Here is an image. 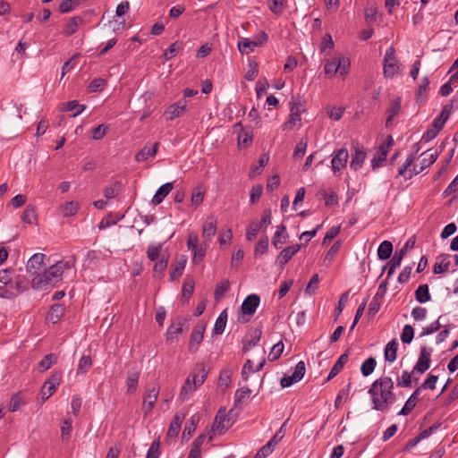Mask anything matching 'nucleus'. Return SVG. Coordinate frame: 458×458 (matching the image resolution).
Instances as JSON below:
<instances>
[{
    "label": "nucleus",
    "instance_id": "obj_1",
    "mask_svg": "<svg viewBox=\"0 0 458 458\" xmlns=\"http://www.w3.org/2000/svg\"><path fill=\"white\" fill-rule=\"evenodd\" d=\"M368 393L371 397L372 408L376 411H386L396 399L394 382L389 377H381L375 380Z\"/></svg>",
    "mask_w": 458,
    "mask_h": 458
},
{
    "label": "nucleus",
    "instance_id": "obj_2",
    "mask_svg": "<svg viewBox=\"0 0 458 458\" xmlns=\"http://www.w3.org/2000/svg\"><path fill=\"white\" fill-rule=\"evenodd\" d=\"M71 268L68 261L60 260L50 266L46 271L35 275L31 279V287L37 291H46L62 281L64 271Z\"/></svg>",
    "mask_w": 458,
    "mask_h": 458
},
{
    "label": "nucleus",
    "instance_id": "obj_3",
    "mask_svg": "<svg viewBox=\"0 0 458 458\" xmlns=\"http://www.w3.org/2000/svg\"><path fill=\"white\" fill-rule=\"evenodd\" d=\"M350 60L345 56H339L333 59H327L324 66V72L328 77L335 76L338 72L342 77L349 73Z\"/></svg>",
    "mask_w": 458,
    "mask_h": 458
},
{
    "label": "nucleus",
    "instance_id": "obj_4",
    "mask_svg": "<svg viewBox=\"0 0 458 458\" xmlns=\"http://www.w3.org/2000/svg\"><path fill=\"white\" fill-rule=\"evenodd\" d=\"M187 248L192 253V262L197 264L203 260L206 255V245L199 244V236L195 233L188 234Z\"/></svg>",
    "mask_w": 458,
    "mask_h": 458
},
{
    "label": "nucleus",
    "instance_id": "obj_5",
    "mask_svg": "<svg viewBox=\"0 0 458 458\" xmlns=\"http://www.w3.org/2000/svg\"><path fill=\"white\" fill-rule=\"evenodd\" d=\"M414 158L415 157H414L413 154H410L408 156L405 163L399 168L397 176H403L406 179L411 178L413 174H418L421 173L425 168L429 166V162L428 161V159L426 157H423L420 162L419 170H416L417 164H415L413 165L412 170L408 169L414 162Z\"/></svg>",
    "mask_w": 458,
    "mask_h": 458
},
{
    "label": "nucleus",
    "instance_id": "obj_6",
    "mask_svg": "<svg viewBox=\"0 0 458 458\" xmlns=\"http://www.w3.org/2000/svg\"><path fill=\"white\" fill-rule=\"evenodd\" d=\"M399 71V62L395 57V50L393 47H390L386 49L384 58V75L387 78H393Z\"/></svg>",
    "mask_w": 458,
    "mask_h": 458
},
{
    "label": "nucleus",
    "instance_id": "obj_7",
    "mask_svg": "<svg viewBox=\"0 0 458 458\" xmlns=\"http://www.w3.org/2000/svg\"><path fill=\"white\" fill-rule=\"evenodd\" d=\"M267 38L268 37L264 31L258 35L254 40L242 38L238 42V49L242 54H248L252 52L256 47L264 45L267 41Z\"/></svg>",
    "mask_w": 458,
    "mask_h": 458
},
{
    "label": "nucleus",
    "instance_id": "obj_8",
    "mask_svg": "<svg viewBox=\"0 0 458 458\" xmlns=\"http://www.w3.org/2000/svg\"><path fill=\"white\" fill-rule=\"evenodd\" d=\"M331 168L335 174L346 167L349 151L345 147L336 149L332 154Z\"/></svg>",
    "mask_w": 458,
    "mask_h": 458
},
{
    "label": "nucleus",
    "instance_id": "obj_9",
    "mask_svg": "<svg viewBox=\"0 0 458 458\" xmlns=\"http://www.w3.org/2000/svg\"><path fill=\"white\" fill-rule=\"evenodd\" d=\"M62 380V372L55 371L52 373L49 379H47L44 386L41 387L40 394L42 402L47 401L55 391L56 386L60 385Z\"/></svg>",
    "mask_w": 458,
    "mask_h": 458
},
{
    "label": "nucleus",
    "instance_id": "obj_10",
    "mask_svg": "<svg viewBox=\"0 0 458 458\" xmlns=\"http://www.w3.org/2000/svg\"><path fill=\"white\" fill-rule=\"evenodd\" d=\"M429 368V352L427 347H423L420 352L419 360L410 375L412 376V381H418L422 375Z\"/></svg>",
    "mask_w": 458,
    "mask_h": 458
},
{
    "label": "nucleus",
    "instance_id": "obj_11",
    "mask_svg": "<svg viewBox=\"0 0 458 458\" xmlns=\"http://www.w3.org/2000/svg\"><path fill=\"white\" fill-rule=\"evenodd\" d=\"M452 110V104H446L443 106L439 115L434 119L431 124V139L436 137L437 134L443 129L444 125L450 117Z\"/></svg>",
    "mask_w": 458,
    "mask_h": 458
},
{
    "label": "nucleus",
    "instance_id": "obj_12",
    "mask_svg": "<svg viewBox=\"0 0 458 458\" xmlns=\"http://www.w3.org/2000/svg\"><path fill=\"white\" fill-rule=\"evenodd\" d=\"M159 394V387L153 386L151 387H148L145 391V394L143 395V402H142V411L145 414V416L148 415L157 400Z\"/></svg>",
    "mask_w": 458,
    "mask_h": 458
},
{
    "label": "nucleus",
    "instance_id": "obj_13",
    "mask_svg": "<svg viewBox=\"0 0 458 458\" xmlns=\"http://www.w3.org/2000/svg\"><path fill=\"white\" fill-rule=\"evenodd\" d=\"M306 372L304 361L301 360L296 364L295 369L291 376H284L280 381L283 388L291 386L293 383L301 381Z\"/></svg>",
    "mask_w": 458,
    "mask_h": 458
},
{
    "label": "nucleus",
    "instance_id": "obj_14",
    "mask_svg": "<svg viewBox=\"0 0 458 458\" xmlns=\"http://www.w3.org/2000/svg\"><path fill=\"white\" fill-rule=\"evenodd\" d=\"M386 289H387V281L384 280L378 285L377 291L369 305L368 314L370 317H374L378 312V310L381 307V304H382L383 297L386 292Z\"/></svg>",
    "mask_w": 458,
    "mask_h": 458
},
{
    "label": "nucleus",
    "instance_id": "obj_15",
    "mask_svg": "<svg viewBox=\"0 0 458 458\" xmlns=\"http://www.w3.org/2000/svg\"><path fill=\"white\" fill-rule=\"evenodd\" d=\"M429 388V374L426 377L423 383L420 386H419L414 393L409 397L406 401L404 406L398 412V415H408L416 406L417 403V395L420 392L421 389Z\"/></svg>",
    "mask_w": 458,
    "mask_h": 458
},
{
    "label": "nucleus",
    "instance_id": "obj_16",
    "mask_svg": "<svg viewBox=\"0 0 458 458\" xmlns=\"http://www.w3.org/2000/svg\"><path fill=\"white\" fill-rule=\"evenodd\" d=\"M232 425L233 423L231 421V418L229 414L225 412V409H219L214 420L213 429L219 431L220 434H223Z\"/></svg>",
    "mask_w": 458,
    "mask_h": 458
},
{
    "label": "nucleus",
    "instance_id": "obj_17",
    "mask_svg": "<svg viewBox=\"0 0 458 458\" xmlns=\"http://www.w3.org/2000/svg\"><path fill=\"white\" fill-rule=\"evenodd\" d=\"M301 244H294L284 248L276 259V263L284 267L292 258L301 250Z\"/></svg>",
    "mask_w": 458,
    "mask_h": 458
},
{
    "label": "nucleus",
    "instance_id": "obj_18",
    "mask_svg": "<svg viewBox=\"0 0 458 458\" xmlns=\"http://www.w3.org/2000/svg\"><path fill=\"white\" fill-rule=\"evenodd\" d=\"M47 256L43 253H35L28 260L26 264V270L33 276L39 274L38 271L42 268Z\"/></svg>",
    "mask_w": 458,
    "mask_h": 458
},
{
    "label": "nucleus",
    "instance_id": "obj_19",
    "mask_svg": "<svg viewBox=\"0 0 458 458\" xmlns=\"http://www.w3.org/2000/svg\"><path fill=\"white\" fill-rule=\"evenodd\" d=\"M204 332H205V326L204 325H197L194 327L191 338L189 343V351L191 352H196L199 345L201 344L203 337H204Z\"/></svg>",
    "mask_w": 458,
    "mask_h": 458
},
{
    "label": "nucleus",
    "instance_id": "obj_20",
    "mask_svg": "<svg viewBox=\"0 0 458 458\" xmlns=\"http://www.w3.org/2000/svg\"><path fill=\"white\" fill-rule=\"evenodd\" d=\"M187 107V101L183 98L178 102L171 105L165 112L166 120L172 121L177 117L182 116Z\"/></svg>",
    "mask_w": 458,
    "mask_h": 458
},
{
    "label": "nucleus",
    "instance_id": "obj_21",
    "mask_svg": "<svg viewBox=\"0 0 458 458\" xmlns=\"http://www.w3.org/2000/svg\"><path fill=\"white\" fill-rule=\"evenodd\" d=\"M259 303L260 298L259 295L255 293L248 295L244 299L241 307L242 314L252 316L256 312V310L259 307Z\"/></svg>",
    "mask_w": 458,
    "mask_h": 458
},
{
    "label": "nucleus",
    "instance_id": "obj_22",
    "mask_svg": "<svg viewBox=\"0 0 458 458\" xmlns=\"http://www.w3.org/2000/svg\"><path fill=\"white\" fill-rule=\"evenodd\" d=\"M185 417H186L185 411H179V412L175 413V415L173 418L172 422L170 423L168 430H167L168 437L172 438V437H175L178 436L181 427H182V423L184 420Z\"/></svg>",
    "mask_w": 458,
    "mask_h": 458
},
{
    "label": "nucleus",
    "instance_id": "obj_23",
    "mask_svg": "<svg viewBox=\"0 0 458 458\" xmlns=\"http://www.w3.org/2000/svg\"><path fill=\"white\" fill-rule=\"evenodd\" d=\"M216 225L217 220L215 216H210L206 219L202 227V237L205 241H211L212 237L216 234Z\"/></svg>",
    "mask_w": 458,
    "mask_h": 458
},
{
    "label": "nucleus",
    "instance_id": "obj_24",
    "mask_svg": "<svg viewBox=\"0 0 458 458\" xmlns=\"http://www.w3.org/2000/svg\"><path fill=\"white\" fill-rule=\"evenodd\" d=\"M354 152L352 155V159L350 163V167L353 171L359 170L366 158V152L359 147L358 144L353 147Z\"/></svg>",
    "mask_w": 458,
    "mask_h": 458
},
{
    "label": "nucleus",
    "instance_id": "obj_25",
    "mask_svg": "<svg viewBox=\"0 0 458 458\" xmlns=\"http://www.w3.org/2000/svg\"><path fill=\"white\" fill-rule=\"evenodd\" d=\"M451 258L449 254H441L436 258L433 272L435 274H442L448 271L451 266Z\"/></svg>",
    "mask_w": 458,
    "mask_h": 458
},
{
    "label": "nucleus",
    "instance_id": "obj_26",
    "mask_svg": "<svg viewBox=\"0 0 458 458\" xmlns=\"http://www.w3.org/2000/svg\"><path fill=\"white\" fill-rule=\"evenodd\" d=\"M159 142H155L151 147L145 146L136 155L137 162L146 161L148 157H154L158 150Z\"/></svg>",
    "mask_w": 458,
    "mask_h": 458
},
{
    "label": "nucleus",
    "instance_id": "obj_27",
    "mask_svg": "<svg viewBox=\"0 0 458 458\" xmlns=\"http://www.w3.org/2000/svg\"><path fill=\"white\" fill-rule=\"evenodd\" d=\"M261 335L262 331L260 329H255L250 335H246L242 341V351L248 352L250 348L256 346L260 341Z\"/></svg>",
    "mask_w": 458,
    "mask_h": 458
},
{
    "label": "nucleus",
    "instance_id": "obj_28",
    "mask_svg": "<svg viewBox=\"0 0 458 458\" xmlns=\"http://www.w3.org/2000/svg\"><path fill=\"white\" fill-rule=\"evenodd\" d=\"M173 188V182H166L161 185L153 196L151 203L155 206L160 204L164 199L171 192Z\"/></svg>",
    "mask_w": 458,
    "mask_h": 458
},
{
    "label": "nucleus",
    "instance_id": "obj_29",
    "mask_svg": "<svg viewBox=\"0 0 458 458\" xmlns=\"http://www.w3.org/2000/svg\"><path fill=\"white\" fill-rule=\"evenodd\" d=\"M195 390H196V386L192 383V381L191 379V376H189L186 378V380L180 391L179 399L181 400V402H185L188 399H190V397L192 395V394L194 393Z\"/></svg>",
    "mask_w": 458,
    "mask_h": 458
},
{
    "label": "nucleus",
    "instance_id": "obj_30",
    "mask_svg": "<svg viewBox=\"0 0 458 458\" xmlns=\"http://www.w3.org/2000/svg\"><path fill=\"white\" fill-rule=\"evenodd\" d=\"M348 360H349V356H348L347 353L342 354L338 358V360L335 361V363L334 364L333 368L331 369V370H330V372H329V374L327 376V381L331 380L336 375H338V373L343 369L344 365L347 363Z\"/></svg>",
    "mask_w": 458,
    "mask_h": 458
},
{
    "label": "nucleus",
    "instance_id": "obj_31",
    "mask_svg": "<svg viewBox=\"0 0 458 458\" xmlns=\"http://www.w3.org/2000/svg\"><path fill=\"white\" fill-rule=\"evenodd\" d=\"M64 307L61 304H54L49 312L47 313V318L53 324H56L64 314Z\"/></svg>",
    "mask_w": 458,
    "mask_h": 458
},
{
    "label": "nucleus",
    "instance_id": "obj_32",
    "mask_svg": "<svg viewBox=\"0 0 458 458\" xmlns=\"http://www.w3.org/2000/svg\"><path fill=\"white\" fill-rule=\"evenodd\" d=\"M82 22H83V20L81 16L72 17L64 27V35L68 37V36L74 34L77 31L79 26Z\"/></svg>",
    "mask_w": 458,
    "mask_h": 458
},
{
    "label": "nucleus",
    "instance_id": "obj_33",
    "mask_svg": "<svg viewBox=\"0 0 458 458\" xmlns=\"http://www.w3.org/2000/svg\"><path fill=\"white\" fill-rule=\"evenodd\" d=\"M398 343L396 340L390 341L385 348L384 357L385 360L393 362L396 360L397 356Z\"/></svg>",
    "mask_w": 458,
    "mask_h": 458
},
{
    "label": "nucleus",
    "instance_id": "obj_34",
    "mask_svg": "<svg viewBox=\"0 0 458 458\" xmlns=\"http://www.w3.org/2000/svg\"><path fill=\"white\" fill-rule=\"evenodd\" d=\"M400 110H401V98H395L393 100L391 106L387 110L388 117L386 118V127L390 126L392 120L399 114Z\"/></svg>",
    "mask_w": 458,
    "mask_h": 458
},
{
    "label": "nucleus",
    "instance_id": "obj_35",
    "mask_svg": "<svg viewBox=\"0 0 458 458\" xmlns=\"http://www.w3.org/2000/svg\"><path fill=\"white\" fill-rule=\"evenodd\" d=\"M123 216H120L118 214L109 213L106 217H104L98 225V228L100 230L106 229L117 224L120 220H122Z\"/></svg>",
    "mask_w": 458,
    "mask_h": 458
},
{
    "label": "nucleus",
    "instance_id": "obj_36",
    "mask_svg": "<svg viewBox=\"0 0 458 458\" xmlns=\"http://www.w3.org/2000/svg\"><path fill=\"white\" fill-rule=\"evenodd\" d=\"M393 251V244L389 241H384L377 249V257L379 259L386 260L390 258Z\"/></svg>",
    "mask_w": 458,
    "mask_h": 458
},
{
    "label": "nucleus",
    "instance_id": "obj_37",
    "mask_svg": "<svg viewBox=\"0 0 458 458\" xmlns=\"http://www.w3.org/2000/svg\"><path fill=\"white\" fill-rule=\"evenodd\" d=\"M227 321V310H224L218 316L214 326V334L222 335Z\"/></svg>",
    "mask_w": 458,
    "mask_h": 458
},
{
    "label": "nucleus",
    "instance_id": "obj_38",
    "mask_svg": "<svg viewBox=\"0 0 458 458\" xmlns=\"http://www.w3.org/2000/svg\"><path fill=\"white\" fill-rule=\"evenodd\" d=\"M79 206L75 201H68L60 207L61 214L64 217L74 216L78 211Z\"/></svg>",
    "mask_w": 458,
    "mask_h": 458
},
{
    "label": "nucleus",
    "instance_id": "obj_39",
    "mask_svg": "<svg viewBox=\"0 0 458 458\" xmlns=\"http://www.w3.org/2000/svg\"><path fill=\"white\" fill-rule=\"evenodd\" d=\"M121 188H122V182L119 181H116L114 183L107 185L104 189V191H103L104 196L106 199H114L119 194Z\"/></svg>",
    "mask_w": 458,
    "mask_h": 458
},
{
    "label": "nucleus",
    "instance_id": "obj_40",
    "mask_svg": "<svg viewBox=\"0 0 458 458\" xmlns=\"http://www.w3.org/2000/svg\"><path fill=\"white\" fill-rule=\"evenodd\" d=\"M376 365L377 361L375 358L369 357L367 360H365L360 366V372L362 376L368 377L370 374H372L376 368Z\"/></svg>",
    "mask_w": 458,
    "mask_h": 458
},
{
    "label": "nucleus",
    "instance_id": "obj_41",
    "mask_svg": "<svg viewBox=\"0 0 458 458\" xmlns=\"http://www.w3.org/2000/svg\"><path fill=\"white\" fill-rule=\"evenodd\" d=\"M199 420V418L197 414L192 415L190 420L186 422L184 429H183V437H191L192 433L195 431L197 428V424Z\"/></svg>",
    "mask_w": 458,
    "mask_h": 458
},
{
    "label": "nucleus",
    "instance_id": "obj_42",
    "mask_svg": "<svg viewBox=\"0 0 458 458\" xmlns=\"http://www.w3.org/2000/svg\"><path fill=\"white\" fill-rule=\"evenodd\" d=\"M416 300L420 302H426L429 301V289L427 284H420L415 292Z\"/></svg>",
    "mask_w": 458,
    "mask_h": 458
},
{
    "label": "nucleus",
    "instance_id": "obj_43",
    "mask_svg": "<svg viewBox=\"0 0 458 458\" xmlns=\"http://www.w3.org/2000/svg\"><path fill=\"white\" fill-rule=\"evenodd\" d=\"M92 360L89 355H83L78 364L77 373L78 374H85L89 369L92 367Z\"/></svg>",
    "mask_w": 458,
    "mask_h": 458
},
{
    "label": "nucleus",
    "instance_id": "obj_44",
    "mask_svg": "<svg viewBox=\"0 0 458 458\" xmlns=\"http://www.w3.org/2000/svg\"><path fill=\"white\" fill-rule=\"evenodd\" d=\"M162 247L163 245L161 243L157 245H148L147 248V257L151 260H157L158 258L160 259L162 253Z\"/></svg>",
    "mask_w": 458,
    "mask_h": 458
},
{
    "label": "nucleus",
    "instance_id": "obj_45",
    "mask_svg": "<svg viewBox=\"0 0 458 458\" xmlns=\"http://www.w3.org/2000/svg\"><path fill=\"white\" fill-rule=\"evenodd\" d=\"M230 290V283L228 280H225L219 284H216L215 292H214V298L216 301H219L222 299L224 294L227 293Z\"/></svg>",
    "mask_w": 458,
    "mask_h": 458
},
{
    "label": "nucleus",
    "instance_id": "obj_46",
    "mask_svg": "<svg viewBox=\"0 0 458 458\" xmlns=\"http://www.w3.org/2000/svg\"><path fill=\"white\" fill-rule=\"evenodd\" d=\"M186 261L187 259L185 256H182L181 259L178 260L173 271L170 272L171 280H174L182 275L186 265Z\"/></svg>",
    "mask_w": 458,
    "mask_h": 458
},
{
    "label": "nucleus",
    "instance_id": "obj_47",
    "mask_svg": "<svg viewBox=\"0 0 458 458\" xmlns=\"http://www.w3.org/2000/svg\"><path fill=\"white\" fill-rule=\"evenodd\" d=\"M307 146H308V139L307 138L301 139L295 146L294 152H293V158H295V159L301 158L306 153Z\"/></svg>",
    "mask_w": 458,
    "mask_h": 458
},
{
    "label": "nucleus",
    "instance_id": "obj_48",
    "mask_svg": "<svg viewBox=\"0 0 458 458\" xmlns=\"http://www.w3.org/2000/svg\"><path fill=\"white\" fill-rule=\"evenodd\" d=\"M160 445V438H156L150 445L146 458H159L161 454Z\"/></svg>",
    "mask_w": 458,
    "mask_h": 458
},
{
    "label": "nucleus",
    "instance_id": "obj_49",
    "mask_svg": "<svg viewBox=\"0 0 458 458\" xmlns=\"http://www.w3.org/2000/svg\"><path fill=\"white\" fill-rule=\"evenodd\" d=\"M250 393L251 391L248 386H243L238 389L234 394V403L240 404L242 402L246 401L250 397Z\"/></svg>",
    "mask_w": 458,
    "mask_h": 458
},
{
    "label": "nucleus",
    "instance_id": "obj_50",
    "mask_svg": "<svg viewBox=\"0 0 458 458\" xmlns=\"http://www.w3.org/2000/svg\"><path fill=\"white\" fill-rule=\"evenodd\" d=\"M72 420L71 418L64 419L61 426V437L63 440H68L72 430Z\"/></svg>",
    "mask_w": 458,
    "mask_h": 458
},
{
    "label": "nucleus",
    "instance_id": "obj_51",
    "mask_svg": "<svg viewBox=\"0 0 458 458\" xmlns=\"http://www.w3.org/2000/svg\"><path fill=\"white\" fill-rule=\"evenodd\" d=\"M140 373L138 371H129L127 373V387L128 391L135 390L139 382Z\"/></svg>",
    "mask_w": 458,
    "mask_h": 458
},
{
    "label": "nucleus",
    "instance_id": "obj_52",
    "mask_svg": "<svg viewBox=\"0 0 458 458\" xmlns=\"http://www.w3.org/2000/svg\"><path fill=\"white\" fill-rule=\"evenodd\" d=\"M268 161L269 156L267 154H263L259 159V165L251 168L250 177L259 174L262 171V168L268 163Z\"/></svg>",
    "mask_w": 458,
    "mask_h": 458
},
{
    "label": "nucleus",
    "instance_id": "obj_53",
    "mask_svg": "<svg viewBox=\"0 0 458 458\" xmlns=\"http://www.w3.org/2000/svg\"><path fill=\"white\" fill-rule=\"evenodd\" d=\"M11 288H14L19 293L24 292L28 288L26 278L23 276H17L13 281Z\"/></svg>",
    "mask_w": 458,
    "mask_h": 458
},
{
    "label": "nucleus",
    "instance_id": "obj_54",
    "mask_svg": "<svg viewBox=\"0 0 458 458\" xmlns=\"http://www.w3.org/2000/svg\"><path fill=\"white\" fill-rule=\"evenodd\" d=\"M81 3V0H62L59 10L61 13H65L72 11Z\"/></svg>",
    "mask_w": 458,
    "mask_h": 458
},
{
    "label": "nucleus",
    "instance_id": "obj_55",
    "mask_svg": "<svg viewBox=\"0 0 458 458\" xmlns=\"http://www.w3.org/2000/svg\"><path fill=\"white\" fill-rule=\"evenodd\" d=\"M183 321L179 319L176 323L172 324L167 329V339H172L174 336L182 332Z\"/></svg>",
    "mask_w": 458,
    "mask_h": 458
},
{
    "label": "nucleus",
    "instance_id": "obj_56",
    "mask_svg": "<svg viewBox=\"0 0 458 458\" xmlns=\"http://www.w3.org/2000/svg\"><path fill=\"white\" fill-rule=\"evenodd\" d=\"M22 220L27 224H32L36 220V211L32 205H28L22 214Z\"/></svg>",
    "mask_w": 458,
    "mask_h": 458
},
{
    "label": "nucleus",
    "instance_id": "obj_57",
    "mask_svg": "<svg viewBox=\"0 0 458 458\" xmlns=\"http://www.w3.org/2000/svg\"><path fill=\"white\" fill-rule=\"evenodd\" d=\"M260 230V225H258L257 221L251 222L247 227L246 239L250 242L254 240Z\"/></svg>",
    "mask_w": 458,
    "mask_h": 458
},
{
    "label": "nucleus",
    "instance_id": "obj_58",
    "mask_svg": "<svg viewBox=\"0 0 458 458\" xmlns=\"http://www.w3.org/2000/svg\"><path fill=\"white\" fill-rule=\"evenodd\" d=\"M283 351L284 344L282 342L274 344L268 354V360L271 361L276 360L283 353Z\"/></svg>",
    "mask_w": 458,
    "mask_h": 458
},
{
    "label": "nucleus",
    "instance_id": "obj_59",
    "mask_svg": "<svg viewBox=\"0 0 458 458\" xmlns=\"http://www.w3.org/2000/svg\"><path fill=\"white\" fill-rule=\"evenodd\" d=\"M168 254H162L160 259L154 265V272L155 273H162L165 270L168 264Z\"/></svg>",
    "mask_w": 458,
    "mask_h": 458
},
{
    "label": "nucleus",
    "instance_id": "obj_60",
    "mask_svg": "<svg viewBox=\"0 0 458 458\" xmlns=\"http://www.w3.org/2000/svg\"><path fill=\"white\" fill-rule=\"evenodd\" d=\"M257 370H255V368L253 367V362L250 360H247L242 369V377L244 381L249 380V377L250 373H255Z\"/></svg>",
    "mask_w": 458,
    "mask_h": 458
},
{
    "label": "nucleus",
    "instance_id": "obj_61",
    "mask_svg": "<svg viewBox=\"0 0 458 458\" xmlns=\"http://www.w3.org/2000/svg\"><path fill=\"white\" fill-rule=\"evenodd\" d=\"M414 330L410 325L404 326L401 334V340L403 344H410L413 338Z\"/></svg>",
    "mask_w": 458,
    "mask_h": 458
},
{
    "label": "nucleus",
    "instance_id": "obj_62",
    "mask_svg": "<svg viewBox=\"0 0 458 458\" xmlns=\"http://www.w3.org/2000/svg\"><path fill=\"white\" fill-rule=\"evenodd\" d=\"M268 6L273 13L280 15L284 11V0H268Z\"/></svg>",
    "mask_w": 458,
    "mask_h": 458
},
{
    "label": "nucleus",
    "instance_id": "obj_63",
    "mask_svg": "<svg viewBox=\"0 0 458 458\" xmlns=\"http://www.w3.org/2000/svg\"><path fill=\"white\" fill-rule=\"evenodd\" d=\"M232 371L230 369H223L220 372L218 378V386L228 387L229 383L231 382Z\"/></svg>",
    "mask_w": 458,
    "mask_h": 458
},
{
    "label": "nucleus",
    "instance_id": "obj_64",
    "mask_svg": "<svg viewBox=\"0 0 458 458\" xmlns=\"http://www.w3.org/2000/svg\"><path fill=\"white\" fill-rule=\"evenodd\" d=\"M274 449L272 443L267 442L265 445L259 448L253 458H266L273 453Z\"/></svg>",
    "mask_w": 458,
    "mask_h": 458
}]
</instances>
